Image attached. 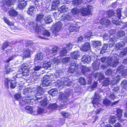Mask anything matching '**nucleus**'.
<instances>
[{
	"label": "nucleus",
	"instance_id": "obj_1",
	"mask_svg": "<svg viewBox=\"0 0 127 127\" xmlns=\"http://www.w3.org/2000/svg\"><path fill=\"white\" fill-rule=\"evenodd\" d=\"M30 27L32 29H33L35 32L38 33L42 34L44 37H41L40 36H38V38L40 39H47V37L50 36L51 33L49 30H47L44 28L42 26H39L38 24L34 23L33 22H31L29 23Z\"/></svg>",
	"mask_w": 127,
	"mask_h": 127
},
{
	"label": "nucleus",
	"instance_id": "obj_2",
	"mask_svg": "<svg viewBox=\"0 0 127 127\" xmlns=\"http://www.w3.org/2000/svg\"><path fill=\"white\" fill-rule=\"evenodd\" d=\"M119 56L117 55H115V57L116 58H114V57L112 58L111 57H109L107 58L106 57H103L101 59V61L102 63L106 61L109 65L113 67H116L118 64L119 62L118 57Z\"/></svg>",
	"mask_w": 127,
	"mask_h": 127
},
{
	"label": "nucleus",
	"instance_id": "obj_3",
	"mask_svg": "<svg viewBox=\"0 0 127 127\" xmlns=\"http://www.w3.org/2000/svg\"><path fill=\"white\" fill-rule=\"evenodd\" d=\"M71 83V82L68 78L64 77L62 79H58L55 84L57 87L59 89H61L63 87L64 85L70 86Z\"/></svg>",
	"mask_w": 127,
	"mask_h": 127
},
{
	"label": "nucleus",
	"instance_id": "obj_4",
	"mask_svg": "<svg viewBox=\"0 0 127 127\" xmlns=\"http://www.w3.org/2000/svg\"><path fill=\"white\" fill-rule=\"evenodd\" d=\"M72 91V90L70 89L66 90L65 94L66 95V96L64 93H61L60 94V96L58 98V100L62 102L65 103L64 104L62 103L61 104V106L63 107H64L63 105L64 104H65L67 100V97L69 96Z\"/></svg>",
	"mask_w": 127,
	"mask_h": 127
},
{
	"label": "nucleus",
	"instance_id": "obj_5",
	"mask_svg": "<svg viewBox=\"0 0 127 127\" xmlns=\"http://www.w3.org/2000/svg\"><path fill=\"white\" fill-rule=\"evenodd\" d=\"M121 78L120 76L118 75L116 77L114 78L113 80H110L109 78H107L104 81L103 83V86H106L109 84H116L118 83L120 80Z\"/></svg>",
	"mask_w": 127,
	"mask_h": 127
},
{
	"label": "nucleus",
	"instance_id": "obj_6",
	"mask_svg": "<svg viewBox=\"0 0 127 127\" xmlns=\"http://www.w3.org/2000/svg\"><path fill=\"white\" fill-rule=\"evenodd\" d=\"M32 66V64L29 63H24L21 66L22 74L23 76H27L29 75V69Z\"/></svg>",
	"mask_w": 127,
	"mask_h": 127
},
{
	"label": "nucleus",
	"instance_id": "obj_7",
	"mask_svg": "<svg viewBox=\"0 0 127 127\" xmlns=\"http://www.w3.org/2000/svg\"><path fill=\"white\" fill-rule=\"evenodd\" d=\"M62 25L61 23L59 22L56 23L55 25H53L51 29L52 30L53 37L54 36V38H55V36H57L59 34L58 32L62 28Z\"/></svg>",
	"mask_w": 127,
	"mask_h": 127
},
{
	"label": "nucleus",
	"instance_id": "obj_8",
	"mask_svg": "<svg viewBox=\"0 0 127 127\" xmlns=\"http://www.w3.org/2000/svg\"><path fill=\"white\" fill-rule=\"evenodd\" d=\"M86 11V9L83 7H81L80 9L75 8L71 10V13L74 15H78L81 13L83 16H86L87 13Z\"/></svg>",
	"mask_w": 127,
	"mask_h": 127
},
{
	"label": "nucleus",
	"instance_id": "obj_9",
	"mask_svg": "<svg viewBox=\"0 0 127 127\" xmlns=\"http://www.w3.org/2000/svg\"><path fill=\"white\" fill-rule=\"evenodd\" d=\"M36 98V96H35L33 98V99H32L30 98V97H24L23 98L22 100L23 102H25L29 104H32L34 101L36 102V100L39 101L38 99H40V98L39 97H37V99Z\"/></svg>",
	"mask_w": 127,
	"mask_h": 127
},
{
	"label": "nucleus",
	"instance_id": "obj_10",
	"mask_svg": "<svg viewBox=\"0 0 127 127\" xmlns=\"http://www.w3.org/2000/svg\"><path fill=\"white\" fill-rule=\"evenodd\" d=\"M5 84L6 88L8 87L9 85L12 88H14L16 86V82L15 80H12L8 78H6L5 81Z\"/></svg>",
	"mask_w": 127,
	"mask_h": 127
},
{
	"label": "nucleus",
	"instance_id": "obj_11",
	"mask_svg": "<svg viewBox=\"0 0 127 127\" xmlns=\"http://www.w3.org/2000/svg\"><path fill=\"white\" fill-rule=\"evenodd\" d=\"M15 0H7L5 1L4 3V5L2 7V8L5 12L6 11L8 10V8H6V5L7 6H10L11 5L14 4L15 2Z\"/></svg>",
	"mask_w": 127,
	"mask_h": 127
},
{
	"label": "nucleus",
	"instance_id": "obj_12",
	"mask_svg": "<svg viewBox=\"0 0 127 127\" xmlns=\"http://www.w3.org/2000/svg\"><path fill=\"white\" fill-rule=\"evenodd\" d=\"M100 97L99 95L96 93H95V97L92 101V103L94 107L95 106V105H98L99 104V101L100 100Z\"/></svg>",
	"mask_w": 127,
	"mask_h": 127
},
{
	"label": "nucleus",
	"instance_id": "obj_13",
	"mask_svg": "<svg viewBox=\"0 0 127 127\" xmlns=\"http://www.w3.org/2000/svg\"><path fill=\"white\" fill-rule=\"evenodd\" d=\"M69 60L70 58L69 57H66L64 58L62 60H61L58 59H57L56 58H55L53 60V61L54 63L57 64L58 63H59L62 60L63 63L65 64L67 63Z\"/></svg>",
	"mask_w": 127,
	"mask_h": 127
},
{
	"label": "nucleus",
	"instance_id": "obj_14",
	"mask_svg": "<svg viewBox=\"0 0 127 127\" xmlns=\"http://www.w3.org/2000/svg\"><path fill=\"white\" fill-rule=\"evenodd\" d=\"M57 52V48H53L52 50H49L46 53V56L49 58L50 57L55 55Z\"/></svg>",
	"mask_w": 127,
	"mask_h": 127
},
{
	"label": "nucleus",
	"instance_id": "obj_15",
	"mask_svg": "<svg viewBox=\"0 0 127 127\" xmlns=\"http://www.w3.org/2000/svg\"><path fill=\"white\" fill-rule=\"evenodd\" d=\"M68 71L70 73H73L78 69V66L75 63H72Z\"/></svg>",
	"mask_w": 127,
	"mask_h": 127
},
{
	"label": "nucleus",
	"instance_id": "obj_16",
	"mask_svg": "<svg viewBox=\"0 0 127 127\" xmlns=\"http://www.w3.org/2000/svg\"><path fill=\"white\" fill-rule=\"evenodd\" d=\"M91 46L89 43H86L83 44L81 49L82 50L86 52L90 50V49Z\"/></svg>",
	"mask_w": 127,
	"mask_h": 127
},
{
	"label": "nucleus",
	"instance_id": "obj_17",
	"mask_svg": "<svg viewBox=\"0 0 127 127\" xmlns=\"http://www.w3.org/2000/svg\"><path fill=\"white\" fill-rule=\"evenodd\" d=\"M26 111L27 112L32 114V115H36V112L33 111L32 107L30 106H27L25 108Z\"/></svg>",
	"mask_w": 127,
	"mask_h": 127
},
{
	"label": "nucleus",
	"instance_id": "obj_18",
	"mask_svg": "<svg viewBox=\"0 0 127 127\" xmlns=\"http://www.w3.org/2000/svg\"><path fill=\"white\" fill-rule=\"evenodd\" d=\"M61 19L62 21L66 22L68 20L71 21L72 19V17L70 16L69 15L64 14L62 15Z\"/></svg>",
	"mask_w": 127,
	"mask_h": 127
},
{
	"label": "nucleus",
	"instance_id": "obj_19",
	"mask_svg": "<svg viewBox=\"0 0 127 127\" xmlns=\"http://www.w3.org/2000/svg\"><path fill=\"white\" fill-rule=\"evenodd\" d=\"M100 23L101 24L107 26L110 23V20L105 18H102L100 21Z\"/></svg>",
	"mask_w": 127,
	"mask_h": 127
},
{
	"label": "nucleus",
	"instance_id": "obj_20",
	"mask_svg": "<svg viewBox=\"0 0 127 127\" xmlns=\"http://www.w3.org/2000/svg\"><path fill=\"white\" fill-rule=\"evenodd\" d=\"M91 60V57L87 55L83 56L82 59V61L84 63H89Z\"/></svg>",
	"mask_w": 127,
	"mask_h": 127
},
{
	"label": "nucleus",
	"instance_id": "obj_21",
	"mask_svg": "<svg viewBox=\"0 0 127 127\" xmlns=\"http://www.w3.org/2000/svg\"><path fill=\"white\" fill-rule=\"evenodd\" d=\"M60 4L59 0H53L52 2V9L53 10H55Z\"/></svg>",
	"mask_w": 127,
	"mask_h": 127
},
{
	"label": "nucleus",
	"instance_id": "obj_22",
	"mask_svg": "<svg viewBox=\"0 0 127 127\" xmlns=\"http://www.w3.org/2000/svg\"><path fill=\"white\" fill-rule=\"evenodd\" d=\"M36 11V9L33 6H30L27 11V13L29 14L32 15L35 13Z\"/></svg>",
	"mask_w": 127,
	"mask_h": 127
},
{
	"label": "nucleus",
	"instance_id": "obj_23",
	"mask_svg": "<svg viewBox=\"0 0 127 127\" xmlns=\"http://www.w3.org/2000/svg\"><path fill=\"white\" fill-rule=\"evenodd\" d=\"M93 67L94 69L96 70L99 69V66L100 65V61L97 60L95 61L93 64Z\"/></svg>",
	"mask_w": 127,
	"mask_h": 127
},
{
	"label": "nucleus",
	"instance_id": "obj_24",
	"mask_svg": "<svg viewBox=\"0 0 127 127\" xmlns=\"http://www.w3.org/2000/svg\"><path fill=\"white\" fill-rule=\"evenodd\" d=\"M72 58L73 59H77L80 56V54L78 51H75L71 54Z\"/></svg>",
	"mask_w": 127,
	"mask_h": 127
},
{
	"label": "nucleus",
	"instance_id": "obj_25",
	"mask_svg": "<svg viewBox=\"0 0 127 127\" xmlns=\"http://www.w3.org/2000/svg\"><path fill=\"white\" fill-rule=\"evenodd\" d=\"M125 45V43L124 42H121L117 43L116 46V49L117 50L122 49Z\"/></svg>",
	"mask_w": 127,
	"mask_h": 127
},
{
	"label": "nucleus",
	"instance_id": "obj_26",
	"mask_svg": "<svg viewBox=\"0 0 127 127\" xmlns=\"http://www.w3.org/2000/svg\"><path fill=\"white\" fill-rule=\"evenodd\" d=\"M51 65V63L50 62H47L44 61L43 62L42 65V68L45 69H47L48 68L50 67Z\"/></svg>",
	"mask_w": 127,
	"mask_h": 127
},
{
	"label": "nucleus",
	"instance_id": "obj_27",
	"mask_svg": "<svg viewBox=\"0 0 127 127\" xmlns=\"http://www.w3.org/2000/svg\"><path fill=\"white\" fill-rule=\"evenodd\" d=\"M9 15L11 17H15L17 15L18 13L14 9H11L8 12Z\"/></svg>",
	"mask_w": 127,
	"mask_h": 127
},
{
	"label": "nucleus",
	"instance_id": "obj_28",
	"mask_svg": "<svg viewBox=\"0 0 127 127\" xmlns=\"http://www.w3.org/2000/svg\"><path fill=\"white\" fill-rule=\"evenodd\" d=\"M27 1H24L23 2L19 3L18 6V8L21 9H22L24 8L27 5Z\"/></svg>",
	"mask_w": 127,
	"mask_h": 127
},
{
	"label": "nucleus",
	"instance_id": "obj_29",
	"mask_svg": "<svg viewBox=\"0 0 127 127\" xmlns=\"http://www.w3.org/2000/svg\"><path fill=\"white\" fill-rule=\"evenodd\" d=\"M43 93V89L40 87H39L37 89L36 92L35 93V96H36L37 98V96L40 95H41Z\"/></svg>",
	"mask_w": 127,
	"mask_h": 127
},
{
	"label": "nucleus",
	"instance_id": "obj_30",
	"mask_svg": "<svg viewBox=\"0 0 127 127\" xmlns=\"http://www.w3.org/2000/svg\"><path fill=\"white\" fill-rule=\"evenodd\" d=\"M94 76L95 78L98 77V80L100 81L103 79L104 77L102 73H98L94 75Z\"/></svg>",
	"mask_w": 127,
	"mask_h": 127
},
{
	"label": "nucleus",
	"instance_id": "obj_31",
	"mask_svg": "<svg viewBox=\"0 0 127 127\" xmlns=\"http://www.w3.org/2000/svg\"><path fill=\"white\" fill-rule=\"evenodd\" d=\"M43 58V55L42 53H39L35 56L34 60L36 61L42 60Z\"/></svg>",
	"mask_w": 127,
	"mask_h": 127
},
{
	"label": "nucleus",
	"instance_id": "obj_32",
	"mask_svg": "<svg viewBox=\"0 0 127 127\" xmlns=\"http://www.w3.org/2000/svg\"><path fill=\"white\" fill-rule=\"evenodd\" d=\"M68 10V8L65 6H61L59 8L58 10L61 12H66Z\"/></svg>",
	"mask_w": 127,
	"mask_h": 127
},
{
	"label": "nucleus",
	"instance_id": "obj_33",
	"mask_svg": "<svg viewBox=\"0 0 127 127\" xmlns=\"http://www.w3.org/2000/svg\"><path fill=\"white\" fill-rule=\"evenodd\" d=\"M115 39V37H111V35H110V39L109 42V46L110 47H112L113 46L115 43L114 41Z\"/></svg>",
	"mask_w": 127,
	"mask_h": 127
},
{
	"label": "nucleus",
	"instance_id": "obj_34",
	"mask_svg": "<svg viewBox=\"0 0 127 127\" xmlns=\"http://www.w3.org/2000/svg\"><path fill=\"white\" fill-rule=\"evenodd\" d=\"M39 97L40 98V99H38L39 100L37 101L38 102H40V103L42 106L44 107L46 106L47 105V103L46 99H44L42 101H41V100L42 99V98L41 97Z\"/></svg>",
	"mask_w": 127,
	"mask_h": 127
},
{
	"label": "nucleus",
	"instance_id": "obj_35",
	"mask_svg": "<svg viewBox=\"0 0 127 127\" xmlns=\"http://www.w3.org/2000/svg\"><path fill=\"white\" fill-rule=\"evenodd\" d=\"M31 51L28 49L24 50V56L25 57L28 58L30 56Z\"/></svg>",
	"mask_w": 127,
	"mask_h": 127
},
{
	"label": "nucleus",
	"instance_id": "obj_36",
	"mask_svg": "<svg viewBox=\"0 0 127 127\" xmlns=\"http://www.w3.org/2000/svg\"><path fill=\"white\" fill-rule=\"evenodd\" d=\"M92 44L94 47L96 48L100 46L101 43L100 41H93Z\"/></svg>",
	"mask_w": 127,
	"mask_h": 127
},
{
	"label": "nucleus",
	"instance_id": "obj_37",
	"mask_svg": "<svg viewBox=\"0 0 127 127\" xmlns=\"http://www.w3.org/2000/svg\"><path fill=\"white\" fill-rule=\"evenodd\" d=\"M49 93L53 96H55L57 94V89H52L49 92Z\"/></svg>",
	"mask_w": 127,
	"mask_h": 127
},
{
	"label": "nucleus",
	"instance_id": "obj_38",
	"mask_svg": "<svg viewBox=\"0 0 127 127\" xmlns=\"http://www.w3.org/2000/svg\"><path fill=\"white\" fill-rule=\"evenodd\" d=\"M51 82L50 80H43L41 85L43 87H47L50 85Z\"/></svg>",
	"mask_w": 127,
	"mask_h": 127
},
{
	"label": "nucleus",
	"instance_id": "obj_39",
	"mask_svg": "<svg viewBox=\"0 0 127 127\" xmlns=\"http://www.w3.org/2000/svg\"><path fill=\"white\" fill-rule=\"evenodd\" d=\"M31 81L32 82H34V80H36L39 78V76L35 74V73H33L32 75L31 76Z\"/></svg>",
	"mask_w": 127,
	"mask_h": 127
},
{
	"label": "nucleus",
	"instance_id": "obj_40",
	"mask_svg": "<svg viewBox=\"0 0 127 127\" xmlns=\"http://www.w3.org/2000/svg\"><path fill=\"white\" fill-rule=\"evenodd\" d=\"M84 8L86 9V11L87 12V14L86 16L91 14V11L92 9V6H88L87 8L85 7H83Z\"/></svg>",
	"mask_w": 127,
	"mask_h": 127
},
{
	"label": "nucleus",
	"instance_id": "obj_41",
	"mask_svg": "<svg viewBox=\"0 0 127 127\" xmlns=\"http://www.w3.org/2000/svg\"><path fill=\"white\" fill-rule=\"evenodd\" d=\"M13 70V68H10L8 66H5V70L4 71V73L6 74H7L11 72Z\"/></svg>",
	"mask_w": 127,
	"mask_h": 127
},
{
	"label": "nucleus",
	"instance_id": "obj_42",
	"mask_svg": "<svg viewBox=\"0 0 127 127\" xmlns=\"http://www.w3.org/2000/svg\"><path fill=\"white\" fill-rule=\"evenodd\" d=\"M43 17L44 16L43 14H38L37 15L36 18V21L40 23Z\"/></svg>",
	"mask_w": 127,
	"mask_h": 127
},
{
	"label": "nucleus",
	"instance_id": "obj_43",
	"mask_svg": "<svg viewBox=\"0 0 127 127\" xmlns=\"http://www.w3.org/2000/svg\"><path fill=\"white\" fill-rule=\"evenodd\" d=\"M18 53V52L16 51L15 52V55H13L12 56L10 57L8 59H7L6 61V62L7 63L9 62L10 61L13 60L14 57L17 56L18 55H21V54H17Z\"/></svg>",
	"mask_w": 127,
	"mask_h": 127
},
{
	"label": "nucleus",
	"instance_id": "obj_44",
	"mask_svg": "<svg viewBox=\"0 0 127 127\" xmlns=\"http://www.w3.org/2000/svg\"><path fill=\"white\" fill-rule=\"evenodd\" d=\"M117 118L115 116H111L109 120V122L111 124H113L115 122Z\"/></svg>",
	"mask_w": 127,
	"mask_h": 127
},
{
	"label": "nucleus",
	"instance_id": "obj_45",
	"mask_svg": "<svg viewBox=\"0 0 127 127\" xmlns=\"http://www.w3.org/2000/svg\"><path fill=\"white\" fill-rule=\"evenodd\" d=\"M44 21L47 23H49L52 21V19L50 16L48 15L45 17L44 19Z\"/></svg>",
	"mask_w": 127,
	"mask_h": 127
},
{
	"label": "nucleus",
	"instance_id": "obj_46",
	"mask_svg": "<svg viewBox=\"0 0 127 127\" xmlns=\"http://www.w3.org/2000/svg\"><path fill=\"white\" fill-rule=\"evenodd\" d=\"M108 45L107 44L104 43L103 45L102 50L100 51V53L103 54L104 53L105 51L107 49Z\"/></svg>",
	"mask_w": 127,
	"mask_h": 127
},
{
	"label": "nucleus",
	"instance_id": "obj_47",
	"mask_svg": "<svg viewBox=\"0 0 127 127\" xmlns=\"http://www.w3.org/2000/svg\"><path fill=\"white\" fill-rule=\"evenodd\" d=\"M122 111L120 109H118L117 110V116L119 119L120 120L121 117L122 115Z\"/></svg>",
	"mask_w": 127,
	"mask_h": 127
},
{
	"label": "nucleus",
	"instance_id": "obj_48",
	"mask_svg": "<svg viewBox=\"0 0 127 127\" xmlns=\"http://www.w3.org/2000/svg\"><path fill=\"white\" fill-rule=\"evenodd\" d=\"M81 68V71L84 74L90 70L89 68L85 66H82Z\"/></svg>",
	"mask_w": 127,
	"mask_h": 127
},
{
	"label": "nucleus",
	"instance_id": "obj_49",
	"mask_svg": "<svg viewBox=\"0 0 127 127\" xmlns=\"http://www.w3.org/2000/svg\"><path fill=\"white\" fill-rule=\"evenodd\" d=\"M82 2L81 0H75L72 1V3L74 6H76L81 4Z\"/></svg>",
	"mask_w": 127,
	"mask_h": 127
},
{
	"label": "nucleus",
	"instance_id": "obj_50",
	"mask_svg": "<svg viewBox=\"0 0 127 127\" xmlns=\"http://www.w3.org/2000/svg\"><path fill=\"white\" fill-rule=\"evenodd\" d=\"M121 85L122 88L126 90H127V81L124 80L122 82Z\"/></svg>",
	"mask_w": 127,
	"mask_h": 127
},
{
	"label": "nucleus",
	"instance_id": "obj_51",
	"mask_svg": "<svg viewBox=\"0 0 127 127\" xmlns=\"http://www.w3.org/2000/svg\"><path fill=\"white\" fill-rule=\"evenodd\" d=\"M67 53V51L66 48H64L62 49L60 52V55L62 56H65Z\"/></svg>",
	"mask_w": 127,
	"mask_h": 127
},
{
	"label": "nucleus",
	"instance_id": "obj_52",
	"mask_svg": "<svg viewBox=\"0 0 127 127\" xmlns=\"http://www.w3.org/2000/svg\"><path fill=\"white\" fill-rule=\"evenodd\" d=\"M9 42L7 41H5L2 44V49L4 50L8 46Z\"/></svg>",
	"mask_w": 127,
	"mask_h": 127
},
{
	"label": "nucleus",
	"instance_id": "obj_53",
	"mask_svg": "<svg viewBox=\"0 0 127 127\" xmlns=\"http://www.w3.org/2000/svg\"><path fill=\"white\" fill-rule=\"evenodd\" d=\"M62 115L65 118H68L70 116V114L65 112H62L61 113Z\"/></svg>",
	"mask_w": 127,
	"mask_h": 127
},
{
	"label": "nucleus",
	"instance_id": "obj_54",
	"mask_svg": "<svg viewBox=\"0 0 127 127\" xmlns=\"http://www.w3.org/2000/svg\"><path fill=\"white\" fill-rule=\"evenodd\" d=\"M32 89L30 88H27L24 89L23 92V94L24 95H26L30 92L32 91Z\"/></svg>",
	"mask_w": 127,
	"mask_h": 127
},
{
	"label": "nucleus",
	"instance_id": "obj_55",
	"mask_svg": "<svg viewBox=\"0 0 127 127\" xmlns=\"http://www.w3.org/2000/svg\"><path fill=\"white\" fill-rule=\"evenodd\" d=\"M127 53V48H126L121 53L119 56L121 57H123L124 56L126 55Z\"/></svg>",
	"mask_w": 127,
	"mask_h": 127
},
{
	"label": "nucleus",
	"instance_id": "obj_56",
	"mask_svg": "<svg viewBox=\"0 0 127 127\" xmlns=\"http://www.w3.org/2000/svg\"><path fill=\"white\" fill-rule=\"evenodd\" d=\"M79 82L83 85H84L86 84V82L85 79L83 77L80 78L79 79Z\"/></svg>",
	"mask_w": 127,
	"mask_h": 127
},
{
	"label": "nucleus",
	"instance_id": "obj_57",
	"mask_svg": "<svg viewBox=\"0 0 127 127\" xmlns=\"http://www.w3.org/2000/svg\"><path fill=\"white\" fill-rule=\"evenodd\" d=\"M3 19L5 22L8 26L12 25V22L10 21L9 20L7 19L6 17H4Z\"/></svg>",
	"mask_w": 127,
	"mask_h": 127
},
{
	"label": "nucleus",
	"instance_id": "obj_58",
	"mask_svg": "<svg viewBox=\"0 0 127 127\" xmlns=\"http://www.w3.org/2000/svg\"><path fill=\"white\" fill-rule=\"evenodd\" d=\"M57 106V105L56 103L51 104H50L49 108L52 109H56Z\"/></svg>",
	"mask_w": 127,
	"mask_h": 127
},
{
	"label": "nucleus",
	"instance_id": "obj_59",
	"mask_svg": "<svg viewBox=\"0 0 127 127\" xmlns=\"http://www.w3.org/2000/svg\"><path fill=\"white\" fill-rule=\"evenodd\" d=\"M115 17L114 16L113 18H112L113 20L112 21L113 23L116 25H119L120 24V23L119 21L117 20V19L115 20Z\"/></svg>",
	"mask_w": 127,
	"mask_h": 127
},
{
	"label": "nucleus",
	"instance_id": "obj_60",
	"mask_svg": "<svg viewBox=\"0 0 127 127\" xmlns=\"http://www.w3.org/2000/svg\"><path fill=\"white\" fill-rule=\"evenodd\" d=\"M103 103L106 106H107L110 105V101L107 99H105L103 101Z\"/></svg>",
	"mask_w": 127,
	"mask_h": 127
},
{
	"label": "nucleus",
	"instance_id": "obj_61",
	"mask_svg": "<svg viewBox=\"0 0 127 127\" xmlns=\"http://www.w3.org/2000/svg\"><path fill=\"white\" fill-rule=\"evenodd\" d=\"M69 30L70 32H72L74 31H76L75 28L74 27L73 25L71 24L69 28Z\"/></svg>",
	"mask_w": 127,
	"mask_h": 127
},
{
	"label": "nucleus",
	"instance_id": "obj_62",
	"mask_svg": "<svg viewBox=\"0 0 127 127\" xmlns=\"http://www.w3.org/2000/svg\"><path fill=\"white\" fill-rule=\"evenodd\" d=\"M92 35V32L90 31L85 34V38L87 39L90 38V37Z\"/></svg>",
	"mask_w": 127,
	"mask_h": 127
},
{
	"label": "nucleus",
	"instance_id": "obj_63",
	"mask_svg": "<svg viewBox=\"0 0 127 127\" xmlns=\"http://www.w3.org/2000/svg\"><path fill=\"white\" fill-rule=\"evenodd\" d=\"M42 68V66L41 65V64L39 65H36L35 66L34 68V70L35 71H38Z\"/></svg>",
	"mask_w": 127,
	"mask_h": 127
},
{
	"label": "nucleus",
	"instance_id": "obj_64",
	"mask_svg": "<svg viewBox=\"0 0 127 127\" xmlns=\"http://www.w3.org/2000/svg\"><path fill=\"white\" fill-rule=\"evenodd\" d=\"M14 97L15 98L18 100H19L21 98V95L19 94H16L15 95Z\"/></svg>",
	"mask_w": 127,
	"mask_h": 127
}]
</instances>
